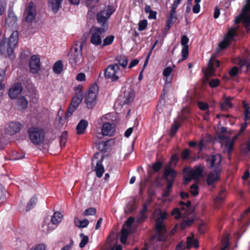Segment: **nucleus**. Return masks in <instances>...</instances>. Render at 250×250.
Instances as JSON below:
<instances>
[{
	"mask_svg": "<svg viewBox=\"0 0 250 250\" xmlns=\"http://www.w3.org/2000/svg\"><path fill=\"white\" fill-rule=\"evenodd\" d=\"M155 215L156 232L152 238L160 242L165 241L167 238L168 234L164 223V220L167 215V213L159 210L155 212Z\"/></svg>",
	"mask_w": 250,
	"mask_h": 250,
	"instance_id": "obj_1",
	"label": "nucleus"
},
{
	"mask_svg": "<svg viewBox=\"0 0 250 250\" xmlns=\"http://www.w3.org/2000/svg\"><path fill=\"white\" fill-rule=\"evenodd\" d=\"M19 40V32L15 31L10 35L8 39L6 46L5 42H0V55H6L11 59L14 58V49L18 43Z\"/></svg>",
	"mask_w": 250,
	"mask_h": 250,
	"instance_id": "obj_2",
	"label": "nucleus"
},
{
	"mask_svg": "<svg viewBox=\"0 0 250 250\" xmlns=\"http://www.w3.org/2000/svg\"><path fill=\"white\" fill-rule=\"evenodd\" d=\"M83 43L82 42L77 41L71 48L68 53L69 62L71 66L74 68L83 62Z\"/></svg>",
	"mask_w": 250,
	"mask_h": 250,
	"instance_id": "obj_3",
	"label": "nucleus"
},
{
	"mask_svg": "<svg viewBox=\"0 0 250 250\" xmlns=\"http://www.w3.org/2000/svg\"><path fill=\"white\" fill-rule=\"evenodd\" d=\"M203 165L195 166L193 169L187 167L183 169V176L184 184H187L192 179H198L203 176V172L204 170Z\"/></svg>",
	"mask_w": 250,
	"mask_h": 250,
	"instance_id": "obj_4",
	"label": "nucleus"
},
{
	"mask_svg": "<svg viewBox=\"0 0 250 250\" xmlns=\"http://www.w3.org/2000/svg\"><path fill=\"white\" fill-rule=\"evenodd\" d=\"M27 133L31 142L35 145H42L44 140V129L38 126H32L27 130Z\"/></svg>",
	"mask_w": 250,
	"mask_h": 250,
	"instance_id": "obj_5",
	"label": "nucleus"
},
{
	"mask_svg": "<svg viewBox=\"0 0 250 250\" xmlns=\"http://www.w3.org/2000/svg\"><path fill=\"white\" fill-rule=\"evenodd\" d=\"M115 11L114 7L112 5H110L97 13V21L102 26V27H101L102 29H105V31L107 30L108 27L107 21Z\"/></svg>",
	"mask_w": 250,
	"mask_h": 250,
	"instance_id": "obj_6",
	"label": "nucleus"
},
{
	"mask_svg": "<svg viewBox=\"0 0 250 250\" xmlns=\"http://www.w3.org/2000/svg\"><path fill=\"white\" fill-rule=\"evenodd\" d=\"M98 93V86L97 84H92L87 93L85 94L84 102L89 109L93 108L96 104Z\"/></svg>",
	"mask_w": 250,
	"mask_h": 250,
	"instance_id": "obj_7",
	"label": "nucleus"
},
{
	"mask_svg": "<svg viewBox=\"0 0 250 250\" xmlns=\"http://www.w3.org/2000/svg\"><path fill=\"white\" fill-rule=\"evenodd\" d=\"M222 161V157L220 154L210 155L206 159L208 168L213 169L216 172H221V169L220 168V166Z\"/></svg>",
	"mask_w": 250,
	"mask_h": 250,
	"instance_id": "obj_8",
	"label": "nucleus"
},
{
	"mask_svg": "<svg viewBox=\"0 0 250 250\" xmlns=\"http://www.w3.org/2000/svg\"><path fill=\"white\" fill-rule=\"evenodd\" d=\"M119 71V66L117 63L111 64L107 66L104 70V77L106 79H110L112 82H116L119 77L117 75Z\"/></svg>",
	"mask_w": 250,
	"mask_h": 250,
	"instance_id": "obj_9",
	"label": "nucleus"
},
{
	"mask_svg": "<svg viewBox=\"0 0 250 250\" xmlns=\"http://www.w3.org/2000/svg\"><path fill=\"white\" fill-rule=\"evenodd\" d=\"M105 29L101 27H95L91 34L90 42L95 46L101 44L102 42V35L105 33Z\"/></svg>",
	"mask_w": 250,
	"mask_h": 250,
	"instance_id": "obj_10",
	"label": "nucleus"
},
{
	"mask_svg": "<svg viewBox=\"0 0 250 250\" xmlns=\"http://www.w3.org/2000/svg\"><path fill=\"white\" fill-rule=\"evenodd\" d=\"M221 146L224 148V151L227 152L229 159H231V152L233 149L234 140L230 139L228 137L224 136L221 142Z\"/></svg>",
	"mask_w": 250,
	"mask_h": 250,
	"instance_id": "obj_11",
	"label": "nucleus"
},
{
	"mask_svg": "<svg viewBox=\"0 0 250 250\" xmlns=\"http://www.w3.org/2000/svg\"><path fill=\"white\" fill-rule=\"evenodd\" d=\"M22 126L21 124L19 122H10L5 127L6 134L13 135L19 132Z\"/></svg>",
	"mask_w": 250,
	"mask_h": 250,
	"instance_id": "obj_12",
	"label": "nucleus"
},
{
	"mask_svg": "<svg viewBox=\"0 0 250 250\" xmlns=\"http://www.w3.org/2000/svg\"><path fill=\"white\" fill-rule=\"evenodd\" d=\"M30 71L32 73L36 74L41 69L40 58L39 56L34 55L32 56L29 60Z\"/></svg>",
	"mask_w": 250,
	"mask_h": 250,
	"instance_id": "obj_13",
	"label": "nucleus"
},
{
	"mask_svg": "<svg viewBox=\"0 0 250 250\" xmlns=\"http://www.w3.org/2000/svg\"><path fill=\"white\" fill-rule=\"evenodd\" d=\"M25 12L26 13L25 21L27 22H31L36 16V7L34 2H30L28 3Z\"/></svg>",
	"mask_w": 250,
	"mask_h": 250,
	"instance_id": "obj_14",
	"label": "nucleus"
},
{
	"mask_svg": "<svg viewBox=\"0 0 250 250\" xmlns=\"http://www.w3.org/2000/svg\"><path fill=\"white\" fill-rule=\"evenodd\" d=\"M22 86L20 83L12 84L8 91V95L10 99H16L22 91Z\"/></svg>",
	"mask_w": 250,
	"mask_h": 250,
	"instance_id": "obj_15",
	"label": "nucleus"
},
{
	"mask_svg": "<svg viewBox=\"0 0 250 250\" xmlns=\"http://www.w3.org/2000/svg\"><path fill=\"white\" fill-rule=\"evenodd\" d=\"M235 63L239 65L241 69L245 72H249L250 69V59L248 57L238 58L235 61Z\"/></svg>",
	"mask_w": 250,
	"mask_h": 250,
	"instance_id": "obj_16",
	"label": "nucleus"
},
{
	"mask_svg": "<svg viewBox=\"0 0 250 250\" xmlns=\"http://www.w3.org/2000/svg\"><path fill=\"white\" fill-rule=\"evenodd\" d=\"M247 4L243 7L242 10L241 16L242 22L247 25L250 23V15L249 14L250 12V0H246Z\"/></svg>",
	"mask_w": 250,
	"mask_h": 250,
	"instance_id": "obj_17",
	"label": "nucleus"
},
{
	"mask_svg": "<svg viewBox=\"0 0 250 250\" xmlns=\"http://www.w3.org/2000/svg\"><path fill=\"white\" fill-rule=\"evenodd\" d=\"M114 131L115 127L113 124L106 123L103 125L102 133L103 136H112Z\"/></svg>",
	"mask_w": 250,
	"mask_h": 250,
	"instance_id": "obj_18",
	"label": "nucleus"
},
{
	"mask_svg": "<svg viewBox=\"0 0 250 250\" xmlns=\"http://www.w3.org/2000/svg\"><path fill=\"white\" fill-rule=\"evenodd\" d=\"M17 18L15 15L12 9L9 8L8 16L5 19V24L8 27H14L16 25Z\"/></svg>",
	"mask_w": 250,
	"mask_h": 250,
	"instance_id": "obj_19",
	"label": "nucleus"
},
{
	"mask_svg": "<svg viewBox=\"0 0 250 250\" xmlns=\"http://www.w3.org/2000/svg\"><path fill=\"white\" fill-rule=\"evenodd\" d=\"M177 175V172L169 167H165L163 172V178L166 181H169V179L174 180L175 177Z\"/></svg>",
	"mask_w": 250,
	"mask_h": 250,
	"instance_id": "obj_20",
	"label": "nucleus"
},
{
	"mask_svg": "<svg viewBox=\"0 0 250 250\" xmlns=\"http://www.w3.org/2000/svg\"><path fill=\"white\" fill-rule=\"evenodd\" d=\"M104 157L102 156L101 159L97 160L96 165L95 167L94 171H96V174L97 177L101 178L103 176L104 172V167L102 164V162Z\"/></svg>",
	"mask_w": 250,
	"mask_h": 250,
	"instance_id": "obj_21",
	"label": "nucleus"
},
{
	"mask_svg": "<svg viewBox=\"0 0 250 250\" xmlns=\"http://www.w3.org/2000/svg\"><path fill=\"white\" fill-rule=\"evenodd\" d=\"M63 0H48V6L54 13H57L61 8Z\"/></svg>",
	"mask_w": 250,
	"mask_h": 250,
	"instance_id": "obj_22",
	"label": "nucleus"
},
{
	"mask_svg": "<svg viewBox=\"0 0 250 250\" xmlns=\"http://www.w3.org/2000/svg\"><path fill=\"white\" fill-rule=\"evenodd\" d=\"M220 172L210 171L207 177V183L208 185L211 186L219 179V174Z\"/></svg>",
	"mask_w": 250,
	"mask_h": 250,
	"instance_id": "obj_23",
	"label": "nucleus"
},
{
	"mask_svg": "<svg viewBox=\"0 0 250 250\" xmlns=\"http://www.w3.org/2000/svg\"><path fill=\"white\" fill-rule=\"evenodd\" d=\"M28 101L24 96H21L17 99V105L20 110H25L28 107Z\"/></svg>",
	"mask_w": 250,
	"mask_h": 250,
	"instance_id": "obj_24",
	"label": "nucleus"
},
{
	"mask_svg": "<svg viewBox=\"0 0 250 250\" xmlns=\"http://www.w3.org/2000/svg\"><path fill=\"white\" fill-rule=\"evenodd\" d=\"M88 126V122L85 120H81L77 125L76 129L79 135L83 134Z\"/></svg>",
	"mask_w": 250,
	"mask_h": 250,
	"instance_id": "obj_25",
	"label": "nucleus"
},
{
	"mask_svg": "<svg viewBox=\"0 0 250 250\" xmlns=\"http://www.w3.org/2000/svg\"><path fill=\"white\" fill-rule=\"evenodd\" d=\"M83 99V94L82 92H76L73 97L71 104L78 107Z\"/></svg>",
	"mask_w": 250,
	"mask_h": 250,
	"instance_id": "obj_26",
	"label": "nucleus"
},
{
	"mask_svg": "<svg viewBox=\"0 0 250 250\" xmlns=\"http://www.w3.org/2000/svg\"><path fill=\"white\" fill-rule=\"evenodd\" d=\"M89 223L87 219L81 220L78 217H75L74 219V224L75 226L79 228H84L87 227Z\"/></svg>",
	"mask_w": 250,
	"mask_h": 250,
	"instance_id": "obj_27",
	"label": "nucleus"
},
{
	"mask_svg": "<svg viewBox=\"0 0 250 250\" xmlns=\"http://www.w3.org/2000/svg\"><path fill=\"white\" fill-rule=\"evenodd\" d=\"M237 35V29L236 28H230L228 29L227 34L225 37L226 40L231 42L234 40V38Z\"/></svg>",
	"mask_w": 250,
	"mask_h": 250,
	"instance_id": "obj_28",
	"label": "nucleus"
},
{
	"mask_svg": "<svg viewBox=\"0 0 250 250\" xmlns=\"http://www.w3.org/2000/svg\"><path fill=\"white\" fill-rule=\"evenodd\" d=\"M147 204H145L143 205V208L140 211V214L136 217L137 223L143 221L146 218L147 216L146 214V212L147 211Z\"/></svg>",
	"mask_w": 250,
	"mask_h": 250,
	"instance_id": "obj_29",
	"label": "nucleus"
},
{
	"mask_svg": "<svg viewBox=\"0 0 250 250\" xmlns=\"http://www.w3.org/2000/svg\"><path fill=\"white\" fill-rule=\"evenodd\" d=\"M110 142H114V140L112 139H110L106 141H99L97 146L98 147V149L102 151L105 152L108 149V146Z\"/></svg>",
	"mask_w": 250,
	"mask_h": 250,
	"instance_id": "obj_30",
	"label": "nucleus"
},
{
	"mask_svg": "<svg viewBox=\"0 0 250 250\" xmlns=\"http://www.w3.org/2000/svg\"><path fill=\"white\" fill-rule=\"evenodd\" d=\"M115 61L118 62V65H120L123 68H125L128 64V60L125 56H118L115 58Z\"/></svg>",
	"mask_w": 250,
	"mask_h": 250,
	"instance_id": "obj_31",
	"label": "nucleus"
},
{
	"mask_svg": "<svg viewBox=\"0 0 250 250\" xmlns=\"http://www.w3.org/2000/svg\"><path fill=\"white\" fill-rule=\"evenodd\" d=\"M187 248L188 249H190L192 247L194 248H198L199 246V242L197 239H193L191 237H187Z\"/></svg>",
	"mask_w": 250,
	"mask_h": 250,
	"instance_id": "obj_32",
	"label": "nucleus"
},
{
	"mask_svg": "<svg viewBox=\"0 0 250 250\" xmlns=\"http://www.w3.org/2000/svg\"><path fill=\"white\" fill-rule=\"evenodd\" d=\"M63 217V215L62 214L61 212H55L51 218V223L53 225H57L60 222H61L62 219Z\"/></svg>",
	"mask_w": 250,
	"mask_h": 250,
	"instance_id": "obj_33",
	"label": "nucleus"
},
{
	"mask_svg": "<svg viewBox=\"0 0 250 250\" xmlns=\"http://www.w3.org/2000/svg\"><path fill=\"white\" fill-rule=\"evenodd\" d=\"M194 217L192 215V216L190 218L182 221L180 225V228L181 229L183 230L185 229H186L187 227L190 226L194 222Z\"/></svg>",
	"mask_w": 250,
	"mask_h": 250,
	"instance_id": "obj_34",
	"label": "nucleus"
},
{
	"mask_svg": "<svg viewBox=\"0 0 250 250\" xmlns=\"http://www.w3.org/2000/svg\"><path fill=\"white\" fill-rule=\"evenodd\" d=\"M233 99L232 97H226L224 102L221 104V108L222 110H226L231 108L232 106L231 101Z\"/></svg>",
	"mask_w": 250,
	"mask_h": 250,
	"instance_id": "obj_35",
	"label": "nucleus"
},
{
	"mask_svg": "<svg viewBox=\"0 0 250 250\" xmlns=\"http://www.w3.org/2000/svg\"><path fill=\"white\" fill-rule=\"evenodd\" d=\"M62 69L63 65L62 62L61 60L58 61L57 62H56L53 66V70L55 74H61L62 71Z\"/></svg>",
	"mask_w": 250,
	"mask_h": 250,
	"instance_id": "obj_36",
	"label": "nucleus"
},
{
	"mask_svg": "<svg viewBox=\"0 0 250 250\" xmlns=\"http://www.w3.org/2000/svg\"><path fill=\"white\" fill-rule=\"evenodd\" d=\"M220 66V62L218 60H211L210 59L208 62V68L210 72H213L215 68H218Z\"/></svg>",
	"mask_w": 250,
	"mask_h": 250,
	"instance_id": "obj_37",
	"label": "nucleus"
},
{
	"mask_svg": "<svg viewBox=\"0 0 250 250\" xmlns=\"http://www.w3.org/2000/svg\"><path fill=\"white\" fill-rule=\"evenodd\" d=\"M226 196L225 190L224 189L221 190L216 197L215 200L216 203L220 204L223 203L225 199Z\"/></svg>",
	"mask_w": 250,
	"mask_h": 250,
	"instance_id": "obj_38",
	"label": "nucleus"
},
{
	"mask_svg": "<svg viewBox=\"0 0 250 250\" xmlns=\"http://www.w3.org/2000/svg\"><path fill=\"white\" fill-rule=\"evenodd\" d=\"M37 202V198L34 196H33L29 200L28 203L26 208V210L27 211L30 210L32 208H34V207L36 205Z\"/></svg>",
	"mask_w": 250,
	"mask_h": 250,
	"instance_id": "obj_39",
	"label": "nucleus"
},
{
	"mask_svg": "<svg viewBox=\"0 0 250 250\" xmlns=\"http://www.w3.org/2000/svg\"><path fill=\"white\" fill-rule=\"evenodd\" d=\"M80 237L82 239L80 243L79 247L81 248H83L86 246V245L87 244L88 242V237L86 235H85L83 233L80 234Z\"/></svg>",
	"mask_w": 250,
	"mask_h": 250,
	"instance_id": "obj_40",
	"label": "nucleus"
},
{
	"mask_svg": "<svg viewBox=\"0 0 250 250\" xmlns=\"http://www.w3.org/2000/svg\"><path fill=\"white\" fill-rule=\"evenodd\" d=\"M114 36L113 35H109L106 36L103 41V46L109 45L112 43L114 40Z\"/></svg>",
	"mask_w": 250,
	"mask_h": 250,
	"instance_id": "obj_41",
	"label": "nucleus"
},
{
	"mask_svg": "<svg viewBox=\"0 0 250 250\" xmlns=\"http://www.w3.org/2000/svg\"><path fill=\"white\" fill-rule=\"evenodd\" d=\"M77 107H77L76 106H75L70 104L68 108L67 111L65 113V115L64 116L65 119H67L69 117H70L72 115L73 112L76 110Z\"/></svg>",
	"mask_w": 250,
	"mask_h": 250,
	"instance_id": "obj_42",
	"label": "nucleus"
},
{
	"mask_svg": "<svg viewBox=\"0 0 250 250\" xmlns=\"http://www.w3.org/2000/svg\"><path fill=\"white\" fill-rule=\"evenodd\" d=\"M172 71V69L171 67L168 66L163 71V76L167 78V81L168 80V82L170 83L171 81V78H169L170 74Z\"/></svg>",
	"mask_w": 250,
	"mask_h": 250,
	"instance_id": "obj_43",
	"label": "nucleus"
},
{
	"mask_svg": "<svg viewBox=\"0 0 250 250\" xmlns=\"http://www.w3.org/2000/svg\"><path fill=\"white\" fill-rule=\"evenodd\" d=\"M128 235V231L125 229H123L121 231V234L120 237L121 242L123 244H125L127 237Z\"/></svg>",
	"mask_w": 250,
	"mask_h": 250,
	"instance_id": "obj_44",
	"label": "nucleus"
},
{
	"mask_svg": "<svg viewBox=\"0 0 250 250\" xmlns=\"http://www.w3.org/2000/svg\"><path fill=\"white\" fill-rule=\"evenodd\" d=\"M199 187L196 184H193L190 187V192L194 196L199 194Z\"/></svg>",
	"mask_w": 250,
	"mask_h": 250,
	"instance_id": "obj_45",
	"label": "nucleus"
},
{
	"mask_svg": "<svg viewBox=\"0 0 250 250\" xmlns=\"http://www.w3.org/2000/svg\"><path fill=\"white\" fill-rule=\"evenodd\" d=\"M96 213V209L94 208H90L85 209L83 212V216L93 215Z\"/></svg>",
	"mask_w": 250,
	"mask_h": 250,
	"instance_id": "obj_46",
	"label": "nucleus"
},
{
	"mask_svg": "<svg viewBox=\"0 0 250 250\" xmlns=\"http://www.w3.org/2000/svg\"><path fill=\"white\" fill-rule=\"evenodd\" d=\"M180 126V124L179 123L176 122L174 123L170 128V133L172 136H173L175 135Z\"/></svg>",
	"mask_w": 250,
	"mask_h": 250,
	"instance_id": "obj_47",
	"label": "nucleus"
},
{
	"mask_svg": "<svg viewBox=\"0 0 250 250\" xmlns=\"http://www.w3.org/2000/svg\"><path fill=\"white\" fill-rule=\"evenodd\" d=\"M125 100L124 102V104H128L134 99V95L133 93L130 92L128 94V95H125Z\"/></svg>",
	"mask_w": 250,
	"mask_h": 250,
	"instance_id": "obj_48",
	"label": "nucleus"
},
{
	"mask_svg": "<svg viewBox=\"0 0 250 250\" xmlns=\"http://www.w3.org/2000/svg\"><path fill=\"white\" fill-rule=\"evenodd\" d=\"M157 42H158V41H156L153 44V45H152L151 49L150 50L149 53H148V54L147 55V56L146 58V60H145V62H144V67H146V65H147V63H148V61H149V59L150 58V57L151 55V53H152V52L153 50V49L154 48L155 45H156V44L157 43Z\"/></svg>",
	"mask_w": 250,
	"mask_h": 250,
	"instance_id": "obj_49",
	"label": "nucleus"
},
{
	"mask_svg": "<svg viewBox=\"0 0 250 250\" xmlns=\"http://www.w3.org/2000/svg\"><path fill=\"white\" fill-rule=\"evenodd\" d=\"M67 135L66 132L62 133L60 139V144L61 146H64L67 141Z\"/></svg>",
	"mask_w": 250,
	"mask_h": 250,
	"instance_id": "obj_50",
	"label": "nucleus"
},
{
	"mask_svg": "<svg viewBox=\"0 0 250 250\" xmlns=\"http://www.w3.org/2000/svg\"><path fill=\"white\" fill-rule=\"evenodd\" d=\"M242 151L244 153H249L250 152V138L247 142L242 146Z\"/></svg>",
	"mask_w": 250,
	"mask_h": 250,
	"instance_id": "obj_51",
	"label": "nucleus"
},
{
	"mask_svg": "<svg viewBox=\"0 0 250 250\" xmlns=\"http://www.w3.org/2000/svg\"><path fill=\"white\" fill-rule=\"evenodd\" d=\"M171 215L175 216L176 219H179L182 216V213L178 208H174L171 211Z\"/></svg>",
	"mask_w": 250,
	"mask_h": 250,
	"instance_id": "obj_52",
	"label": "nucleus"
},
{
	"mask_svg": "<svg viewBox=\"0 0 250 250\" xmlns=\"http://www.w3.org/2000/svg\"><path fill=\"white\" fill-rule=\"evenodd\" d=\"M230 42H229L228 40H226L224 38L223 41H222L219 44V49H223L227 48L230 44Z\"/></svg>",
	"mask_w": 250,
	"mask_h": 250,
	"instance_id": "obj_53",
	"label": "nucleus"
},
{
	"mask_svg": "<svg viewBox=\"0 0 250 250\" xmlns=\"http://www.w3.org/2000/svg\"><path fill=\"white\" fill-rule=\"evenodd\" d=\"M188 56V47H183L182 49V60H186Z\"/></svg>",
	"mask_w": 250,
	"mask_h": 250,
	"instance_id": "obj_54",
	"label": "nucleus"
},
{
	"mask_svg": "<svg viewBox=\"0 0 250 250\" xmlns=\"http://www.w3.org/2000/svg\"><path fill=\"white\" fill-rule=\"evenodd\" d=\"M189 39L187 35H183L181 39V44L183 47H188Z\"/></svg>",
	"mask_w": 250,
	"mask_h": 250,
	"instance_id": "obj_55",
	"label": "nucleus"
},
{
	"mask_svg": "<svg viewBox=\"0 0 250 250\" xmlns=\"http://www.w3.org/2000/svg\"><path fill=\"white\" fill-rule=\"evenodd\" d=\"M162 163L160 161H157L152 165V169L155 172L159 171L161 168Z\"/></svg>",
	"mask_w": 250,
	"mask_h": 250,
	"instance_id": "obj_56",
	"label": "nucleus"
},
{
	"mask_svg": "<svg viewBox=\"0 0 250 250\" xmlns=\"http://www.w3.org/2000/svg\"><path fill=\"white\" fill-rule=\"evenodd\" d=\"M147 22L146 20H142L140 21L139 23V27L138 30L139 31H143L144 30L147 26Z\"/></svg>",
	"mask_w": 250,
	"mask_h": 250,
	"instance_id": "obj_57",
	"label": "nucleus"
},
{
	"mask_svg": "<svg viewBox=\"0 0 250 250\" xmlns=\"http://www.w3.org/2000/svg\"><path fill=\"white\" fill-rule=\"evenodd\" d=\"M245 111L244 120L247 121L250 119V107L248 105H245Z\"/></svg>",
	"mask_w": 250,
	"mask_h": 250,
	"instance_id": "obj_58",
	"label": "nucleus"
},
{
	"mask_svg": "<svg viewBox=\"0 0 250 250\" xmlns=\"http://www.w3.org/2000/svg\"><path fill=\"white\" fill-rule=\"evenodd\" d=\"M219 83L220 81L218 79H212L209 82V85L212 88H214L218 86Z\"/></svg>",
	"mask_w": 250,
	"mask_h": 250,
	"instance_id": "obj_59",
	"label": "nucleus"
},
{
	"mask_svg": "<svg viewBox=\"0 0 250 250\" xmlns=\"http://www.w3.org/2000/svg\"><path fill=\"white\" fill-rule=\"evenodd\" d=\"M46 247L43 244H39L32 247L29 250H45Z\"/></svg>",
	"mask_w": 250,
	"mask_h": 250,
	"instance_id": "obj_60",
	"label": "nucleus"
},
{
	"mask_svg": "<svg viewBox=\"0 0 250 250\" xmlns=\"http://www.w3.org/2000/svg\"><path fill=\"white\" fill-rule=\"evenodd\" d=\"M50 225L51 224L49 223L43 224L42 226L43 231L47 233L51 231L53 229V228L50 226Z\"/></svg>",
	"mask_w": 250,
	"mask_h": 250,
	"instance_id": "obj_61",
	"label": "nucleus"
},
{
	"mask_svg": "<svg viewBox=\"0 0 250 250\" xmlns=\"http://www.w3.org/2000/svg\"><path fill=\"white\" fill-rule=\"evenodd\" d=\"M198 106L199 108L202 110H206L208 108V104L202 102H199L198 103Z\"/></svg>",
	"mask_w": 250,
	"mask_h": 250,
	"instance_id": "obj_62",
	"label": "nucleus"
},
{
	"mask_svg": "<svg viewBox=\"0 0 250 250\" xmlns=\"http://www.w3.org/2000/svg\"><path fill=\"white\" fill-rule=\"evenodd\" d=\"M238 70L237 66H234L229 71V74L231 77H234L238 74Z\"/></svg>",
	"mask_w": 250,
	"mask_h": 250,
	"instance_id": "obj_63",
	"label": "nucleus"
},
{
	"mask_svg": "<svg viewBox=\"0 0 250 250\" xmlns=\"http://www.w3.org/2000/svg\"><path fill=\"white\" fill-rule=\"evenodd\" d=\"M190 154V151L188 149H185L182 153L181 156L183 160L187 159Z\"/></svg>",
	"mask_w": 250,
	"mask_h": 250,
	"instance_id": "obj_64",
	"label": "nucleus"
}]
</instances>
